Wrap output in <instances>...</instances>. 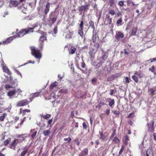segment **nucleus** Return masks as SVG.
I'll use <instances>...</instances> for the list:
<instances>
[{
    "label": "nucleus",
    "instance_id": "a18cd8bd",
    "mask_svg": "<svg viewBox=\"0 0 156 156\" xmlns=\"http://www.w3.org/2000/svg\"><path fill=\"white\" fill-rule=\"evenodd\" d=\"M124 1H119L118 3V5L120 6H122L124 5Z\"/></svg>",
    "mask_w": 156,
    "mask_h": 156
},
{
    "label": "nucleus",
    "instance_id": "b1692460",
    "mask_svg": "<svg viewBox=\"0 0 156 156\" xmlns=\"http://www.w3.org/2000/svg\"><path fill=\"white\" fill-rule=\"evenodd\" d=\"M115 78V76L114 75H112L108 78L107 81H111L114 80Z\"/></svg>",
    "mask_w": 156,
    "mask_h": 156
},
{
    "label": "nucleus",
    "instance_id": "603ef678",
    "mask_svg": "<svg viewBox=\"0 0 156 156\" xmlns=\"http://www.w3.org/2000/svg\"><path fill=\"white\" fill-rule=\"evenodd\" d=\"M154 66H152L151 68H150L149 69V70L152 72H153L154 70Z\"/></svg>",
    "mask_w": 156,
    "mask_h": 156
},
{
    "label": "nucleus",
    "instance_id": "ea45409f",
    "mask_svg": "<svg viewBox=\"0 0 156 156\" xmlns=\"http://www.w3.org/2000/svg\"><path fill=\"white\" fill-rule=\"evenodd\" d=\"M53 32L54 34H56L58 32V27L57 25L55 26L53 29Z\"/></svg>",
    "mask_w": 156,
    "mask_h": 156
},
{
    "label": "nucleus",
    "instance_id": "052dcab7",
    "mask_svg": "<svg viewBox=\"0 0 156 156\" xmlns=\"http://www.w3.org/2000/svg\"><path fill=\"white\" fill-rule=\"evenodd\" d=\"M35 98L33 96H32V97H30L29 98V99L30 100V101H29V102H32V101L33 100L34 98Z\"/></svg>",
    "mask_w": 156,
    "mask_h": 156
},
{
    "label": "nucleus",
    "instance_id": "39448f33",
    "mask_svg": "<svg viewBox=\"0 0 156 156\" xmlns=\"http://www.w3.org/2000/svg\"><path fill=\"white\" fill-rule=\"evenodd\" d=\"M102 56L100 58L99 62L98 63L99 66L101 65L106 59L108 57V54L107 52L105 53L103 52L102 53Z\"/></svg>",
    "mask_w": 156,
    "mask_h": 156
},
{
    "label": "nucleus",
    "instance_id": "f704fd0d",
    "mask_svg": "<svg viewBox=\"0 0 156 156\" xmlns=\"http://www.w3.org/2000/svg\"><path fill=\"white\" fill-rule=\"evenodd\" d=\"M83 21H81L80 22V27H79V30H83Z\"/></svg>",
    "mask_w": 156,
    "mask_h": 156
},
{
    "label": "nucleus",
    "instance_id": "c756f323",
    "mask_svg": "<svg viewBox=\"0 0 156 156\" xmlns=\"http://www.w3.org/2000/svg\"><path fill=\"white\" fill-rule=\"evenodd\" d=\"M41 92V91L39 92H36L35 93L32 94V96H33L34 98L35 97H39L40 95V94Z\"/></svg>",
    "mask_w": 156,
    "mask_h": 156
},
{
    "label": "nucleus",
    "instance_id": "f3484780",
    "mask_svg": "<svg viewBox=\"0 0 156 156\" xmlns=\"http://www.w3.org/2000/svg\"><path fill=\"white\" fill-rule=\"evenodd\" d=\"M50 5L49 3H48L46 5L45 8L44 9V12L45 14H47L49 10Z\"/></svg>",
    "mask_w": 156,
    "mask_h": 156
},
{
    "label": "nucleus",
    "instance_id": "ddd939ff",
    "mask_svg": "<svg viewBox=\"0 0 156 156\" xmlns=\"http://www.w3.org/2000/svg\"><path fill=\"white\" fill-rule=\"evenodd\" d=\"M10 3L14 7H16L20 4L19 2L16 0H10Z\"/></svg>",
    "mask_w": 156,
    "mask_h": 156
},
{
    "label": "nucleus",
    "instance_id": "473e14b6",
    "mask_svg": "<svg viewBox=\"0 0 156 156\" xmlns=\"http://www.w3.org/2000/svg\"><path fill=\"white\" fill-rule=\"evenodd\" d=\"M135 74L138 76L140 78L143 77L144 76V74L141 73L136 72L135 73Z\"/></svg>",
    "mask_w": 156,
    "mask_h": 156
},
{
    "label": "nucleus",
    "instance_id": "6e6552de",
    "mask_svg": "<svg viewBox=\"0 0 156 156\" xmlns=\"http://www.w3.org/2000/svg\"><path fill=\"white\" fill-rule=\"evenodd\" d=\"M97 51L93 48H90L89 54L90 55V57L92 58H94L95 54Z\"/></svg>",
    "mask_w": 156,
    "mask_h": 156
},
{
    "label": "nucleus",
    "instance_id": "79ce46f5",
    "mask_svg": "<svg viewBox=\"0 0 156 156\" xmlns=\"http://www.w3.org/2000/svg\"><path fill=\"white\" fill-rule=\"evenodd\" d=\"M124 149V147L123 146H122L121 147V148L120 150L119 153V156H120L122 154V152L123 151V150Z\"/></svg>",
    "mask_w": 156,
    "mask_h": 156
},
{
    "label": "nucleus",
    "instance_id": "6ab92c4d",
    "mask_svg": "<svg viewBox=\"0 0 156 156\" xmlns=\"http://www.w3.org/2000/svg\"><path fill=\"white\" fill-rule=\"evenodd\" d=\"M106 133V132H105L104 133V134H103L102 132H101L100 131H99V134L100 136V139L101 140H105L106 138V136H105V134Z\"/></svg>",
    "mask_w": 156,
    "mask_h": 156
},
{
    "label": "nucleus",
    "instance_id": "dca6fc26",
    "mask_svg": "<svg viewBox=\"0 0 156 156\" xmlns=\"http://www.w3.org/2000/svg\"><path fill=\"white\" fill-rule=\"evenodd\" d=\"M30 132L32 133L30 134V136L31 137L32 139H34L37 134V131H35L34 129H33L31 130Z\"/></svg>",
    "mask_w": 156,
    "mask_h": 156
},
{
    "label": "nucleus",
    "instance_id": "aec40b11",
    "mask_svg": "<svg viewBox=\"0 0 156 156\" xmlns=\"http://www.w3.org/2000/svg\"><path fill=\"white\" fill-rule=\"evenodd\" d=\"M76 48L74 46H71L69 51V53L71 54H73L75 53Z\"/></svg>",
    "mask_w": 156,
    "mask_h": 156
},
{
    "label": "nucleus",
    "instance_id": "774afa93",
    "mask_svg": "<svg viewBox=\"0 0 156 156\" xmlns=\"http://www.w3.org/2000/svg\"><path fill=\"white\" fill-rule=\"evenodd\" d=\"M114 92V90H113V89L111 90L110 91V95H113Z\"/></svg>",
    "mask_w": 156,
    "mask_h": 156
},
{
    "label": "nucleus",
    "instance_id": "338daca9",
    "mask_svg": "<svg viewBox=\"0 0 156 156\" xmlns=\"http://www.w3.org/2000/svg\"><path fill=\"white\" fill-rule=\"evenodd\" d=\"M3 71L5 72H6L7 71V70L9 69L7 67H5L3 68Z\"/></svg>",
    "mask_w": 156,
    "mask_h": 156
},
{
    "label": "nucleus",
    "instance_id": "8fccbe9b",
    "mask_svg": "<svg viewBox=\"0 0 156 156\" xmlns=\"http://www.w3.org/2000/svg\"><path fill=\"white\" fill-rule=\"evenodd\" d=\"M26 119V117H24L21 120V121L20 122V125H22L24 122L25 121V119Z\"/></svg>",
    "mask_w": 156,
    "mask_h": 156
},
{
    "label": "nucleus",
    "instance_id": "5701e85b",
    "mask_svg": "<svg viewBox=\"0 0 156 156\" xmlns=\"http://www.w3.org/2000/svg\"><path fill=\"white\" fill-rule=\"evenodd\" d=\"M137 30V28L134 27L132 30L131 35L134 36L136 35V34Z\"/></svg>",
    "mask_w": 156,
    "mask_h": 156
},
{
    "label": "nucleus",
    "instance_id": "c85d7f7f",
    "mask_svg": "<svg viewBox=\"0 0 156 156\" xmlns=\"http://www.w3.org/2000/svg\"><path fill=\"white\" fill-rule=\"evenodd\" d=\"M51 115L50 114H47L46 115H42L41 117L44 119H49L51 117Z\"/></svg>",
    "mask_w": 156,
    "mask_h": 156
},
{
    "label": "nucleus",
    "instance_id": "72a5a7b5",
    "mask_svg": "<svg viewBox=\"0 0 156 156\" xmlns=\"http://www.w3.org/2000/svg\"><path fill=\"white\" fill-rule=\"evenodd\" d=\"M11 141V139L9 138V139H7L4 141V146H6L9 143V142Z\"/></svg>",
    "mask_w": 156,
    "mask_h": 156
},
{
    "label": "nucleus",
    "instance_id": "7ed1b4c3",
    "mask_svg": "<svg viewBox=\"0 0 156 156\" xmlns=\"http://www.w3.org/2000/svg\"><path fill=\"white\" fill-rule=\"evenodd\" d=\"M89 7L90 4L87 2H85L84 5H82L78 7V10L81 13H82L83 12L84 13L87 12V10L89 9Z\"/></svg>",
    "mask_w": 156,
    "mask_h": 156
},
{
    "label": "nucleus",
    "instance_id": "de8ad7c7",
    "mask_svg": "<svg viewBox=\"0 0 156 156\" xmlns=\"http://www.w3.org/2000/svg\"><path fill=\"white\" fill-rule=\"evenodd\" d=\"M113 141L117 144L119 142V140L118 138L117 137H114V139L113 140Z\"/></svg>",
    "mask_w": 156,
    "mask_h": 156
},
{
    "label": "nucleus",
    "instance_id": "3c124183",
    "mask_svg": "<svg viewBox=\"0 0 156 156\" xmlns=\"http://www.w3.org/2000/svg\"><path fill=\"white\" fill-rule=\"evenodd\" d=\"M112 20H105L104 22V23L106 25H107L108 24H110L111 23Z\"/></svg>",
    "mask_w": 156,
    "mask_h": 156
},
{
    "label": "nucleus",
    "instance_id": "cd10ccee",
    "mask_svg": "<svg viewBox=\"0 0 156 156\" xmlns=\"http://www.w3.org/2000/svg\"><path fill=\"white\" fill-rule=\"evenodd\" d=\"M6 115L7 114L5 113H3L2 115L0 116V121H3Z\"/></svg>",
    "mask_w": 156,
    "mask_h": 156
},
{
    "label": "nucleus",
    "instance_id": "f8f14e48",
    "mask_svg": "<svg viewBox=\"0 0 156 156\" xmlns=\"http://www.w3.org/2000/svg\"><path fill=\"white\" fill-rule=\"evenodd\" d=\"M13 39L12 37H10L8 38L6 41H2V43L3 45L7 44L10 43Z\"/></svg>",
    "mask_w": 156,
    "mask_h": 156
},
{
    "label": "nucleus",
    "instance_id": "69168bd1",
    "mask_svg": "<svg viewBox=\"0 0 156 156\" xmlns=\"http://www.w3.org/2000/svg\"><path fill=\"white\" fill-rule=\"evenodd\" d=\"M149 60L151 61V62H152L154 61H156V58L150 59Z\"/></svg>",
    "mask_w": 156,
    "mask_h": 156
},
{
    "label": "nucleus",
    "instance_id": "4be33fe9",
    "mask_svg": "<svg viewBox=\"0 0 156 156\" xmlns=\"http://www.w3.org/2000/svg\"><path fill=\"white\" fill-rule=\"evenodd\" d=\"M24 150L21 152L20 154V156H25L27 152L28 151V148H25L23 149Z\"/></svg>",
    "mask_w": 156,
    "mask_h": 156
},
{
    "label": "nucleus",
    "instance_id": "e433bc0d",
    "mask_svg": "<svg viewBox=\"0 0 156 156\" xmlns=\"http://www.w3.org/2000/svg\"><path fill=\"white\" fill-rule=\"evenodd\" d=\"M83 30H78V34L82 38L83 36Z\"/></svg>",
    "mask_w": 156,
    "mask_h": 156
},
{
    "label": "nucleus",
    "instance_id": "f257e3e1",
    "mask_svg": "<svg viewBox=\"0 0 156 156\" xmlns=\"http://www.w3.org/2000/svg\"><path fill=\"white\" fill-rule=\"evenodd\" d=\"M34 27L33 28L28 27L27 28L23 29L20 30V32L17 34L16 37H20L27 34L33 32L34 31Z\"/></svg>",
    "mask_w": 156,
    "mask_h": 156
},
{
    "label": "nucleus",
    "instance_id": "7c9ffc66",
    "mask_svg": "<svg viewBox=\"0 0 156 156\" xmlns=\"http://www.w3.org/2000/svg\"><path fill=\"white\" fill-rule=\"evenodd\" d=\"M14 140L16 141L17 144L22 143L24 140L20 139H15Z\"/></svg>",
    "mask_w": 156,
    "mask_h": 156
},
{
    "label": "nucleus",
    "instance_id": "5fc2aeb1",
    "mask_svg": "<svg viewBox=\"0 0 156 156\" xmlns=\"http://www.w3.org/2000/svg\"><path fill=\"white\" fill-rule=\"evenodd\" d=\"M97 79L94 78L92 79L91 80V82L93 84L94 83H96Z\"/></svg>",
    "mask_w": 156,
    "mask_h": 156
},
{
    "label": "nucleus",
    "instance_id": "9d476101",
    "mask_svg": "<svg viewBox=\"0 0 156 156\" xmlns=\"http://www.w3.org/2000/svg\"><path fill=\"white\" fill-rule=\"evenodd\" d=\"M17 144L16 142V141L14 140L12 141L11 144H9V147L12 149L14 150H16V146Z\"/></svg>",
    "mask_w": 156,
    "mask_h": 156
},
{
    "label": "nucleus",
    "instance_id": "a211bd4d",
    "mask_svg": "<svg viewBox=\"0 0 156 156\" xmlns=\"http://www.w3.org/2000/svg\"><path fill=\"white\" fill-rule=\"evenodd\" d=\"M58 83L56 81L52 83L50 86V89H53L54 87H56L58 86Z\"/></svg>",
    "mask_w": 156,
    "mask_h": 156
},
{
    "label": "nucleus",
    "instance_id": "a878e982",
    "mask_svg": "<svg viewBox=\"0 0 156 156\" xmlns=\"http://www.w3.org/2000/svg\"><path fill=\"white\" fill-rule=\"evenodd\" d=\"M129 137L128 136H126L123 139V142L126 145L128 144V141L129 140Z\"/></svg>",
    "mask_w": 156,
    "mask_h": 156
},
{
    "label": "nucleus",
    "instance_id": "20e7f679",
    "mask_svg": "<svg viewBox=\"0 0 156 156\" xmlns=\"http://www.w3.org/2000/svg\"><path fill=\"white\" fill-rule=\"evenodd\" d=\"M154 119H152L150 122H147L146 124V126L148 129V131L153 132L154 131Z\"/></svg>",
    "mask_w": 156,
    "mask_h": 156
},
{
    "label": "nucleus",
    "instance_id": "58836bf2",
    "mask_svg": "<svg viewBox=\"0 0 156 156\" xmlns=\"http://www.w3.org/2000/svg\"><path fill=\"white\" fill-rule=\"evenodd\" d=\"M148 91L150 92V94L151 95H154L155 94V93H154L155 92V90L152 88L149 89L148 90Z\"/></svg>",
    "mask_w": 156,
    "mask_h": 156
},
{
    "label": "nucleus",
    "instance_id": "393cba45",
    "mask_svg": "<svg viewBox=\"0 0 156 156\" xmlns=\"http://www.w3.org/2000/svg\"><path fill=\"white\" fill-rule=\"evenodd\" d=\"M109 106L111 108H112L113 107V105L115 104V100L114 99H112L111 101L109 102Z\"/></svg>",
    "mask_w": 156,
    "mask_h": 156
},
{
    "label": "nucleus",
    "instance_id": "09e8293b",
    "mask_svg": "<svg viewBox=\"0 0 156 156\" xmlns=\"http://www.w3.org/2000/svg\"><path fill=\"white\" fill-rule=\"evenodd\" d=\"M122 20H117V26L121 25L122 24Z\"/></svg>",
    "mask_w": 156,
    "mask_h": 156
},
{
    "label": "nucleus",
    "instance_id": "412c9836",
    "mask_svg": "<svg viewBox=\"0 0 156 156\" xmlns=\"http://www.w3.org/2000/svg\"><path fill=\"white\" fill-rule=\"evenodd\" d=\"M147 156H154L153 151L151 149L148 150L146 152Z\"/></svg>",
    "mask_w": 156,
    "mask_h": 156
},
{
    "label": "nucleus",
    "instance_id": "37998d69",
    "mask_svg": "<svg viewBox=\"0 0 156 156\" xmlns=\"http://www.w3.org/2000/svg\"><path fill=\"white\" fill-rule=\"evenodd\" d=\"M134 113L132 112L130 113L128 116V118H133L134 116Z\"/></svg>",
    "mask_w": 156,
    "mask_h": 156
},
{
    "label": "nucleus",
    "instance_id": "4c0bfd02",
    "mask_svg": "<svg viewBox=\"0 0 156 156\" xmlns=\"http://www.w3.org/2000/svg\"><path fill=\"white\" fill-rule=\"evenodd\" d=\"M89 23L91 28L93 29V30H95L94 23L92 21L90 20L89 22Z\"/></svg>",
    "mask_w": 156,
    "mask_h": 156
},
{
    "label": "nucleus",
    "instance_id": "a19ab883",
    "mask_svg": "<svg viewBox=\"0 0 156 156\" xmlns=\"http://www.w3.org/2000/svg\"><path fill=\"white\" fill-rule=\"evenodd\" d=\"M94 46L96 48L95 50L97 51L100 47V45L98 43H96L94 44Z\"/></svg>",
    "mask_w": 156,
    "mask_h": 156
},
{
    "label": "nucleus",
    "instance_id": "4d7b16f0",
    "mask_svg": "<svg viewBox=\"0 0 156 156\" xmlns=\"http://www.w3.org/2000/svg\"><path fill=\"white\" fill-rule=\"evenodd\" d=\"M83 126L84 129H86L87 128V125L85 122H83Z\"/></svg>",
    "mask_w": 156,
    "mask_h": 156
},
{
    "label": "nucleus",
    "instance_id": "bf43d9fd",
    "mask_svg": "<svg viewBox=\"0 0 156 156\" xmlns=\"http://www.w3.org/2000/svg\"><path fill=\"white\" fill-rule=\"evenodd\" d=\"M113 113L116 115H118L119 114V111H112V112Z\"/></svg>",
    "mask_w": 156,
    "mask_h": 156
},
{
    "label": "nucleus",
    "instance_id": "f03ea898",
    "mask_svg": "<svg viewBox=\"0 0 156 156\" xmlns=\"http://www.w3.org/2000/svg\"><path fill=\"white\" fill-rule=\"evenodd\" d=\"M31 53L32 55L34 56L36 58L40 59L42 57V54L40 51L37 48L34 47H30Z\"/></svg>",
    "mask_w": 156,
    "mask_h": 156
},
{
    "label": "nucleus",
    "instance_id": "2f4dec72",
    "mask_svg": "<svg viewBox=\"0 0 156 156\" xmlns=\"http://www.w3.org/2000/svg\"><path fill=\"white\" fill-rule=\"evenodd\" d=\"M50 132L49 130H46L43 132V134L45 136H47L50 133Z\"/></svg>",
    "mask_w": 156,
    "mask_h": 156
},
{
    "label": "nucleus",
    "instance_id": "1a4fd4ad",
    "mask_svg": "<svg viewBox=\"0 0 156 156\" xmlns=\"http://www.w3.org/2000/svg\"><path fill=\"white\" fill-rule=\"evenodd\" d=\"M30 110L29 109H23L21 108L20 109L19 113L20 114H22V116H24L27 113H30Z\"/></svg>",
    "mask_w": 156,
    "mask_h": 156
},
{
    "label": "nucleus",
    "instance_id": "0e129e2a",
    "mask_svg": "<svg viewBox=\"0 0 156 156\" xmlns=\"http://www.w3.org/2000/svg\"><path fill=\"white\" fill-rule=\"evenodd\" d=\"M5 73H7L8 75H10L11 74V73L10 71V70L9 69L8 70H7V71Z\"/></svg>",
    "mask_w": 156,
    "mask_h": 156
},
{
    "label": "nucleus",
    "instance_id": "423d86ee",
    "mask_svg": "<svg viewBox=\"0 0 156 156\" xmlns=\"http://www.w3.org/2000/svg\"><path fill=\"white\" fill-rule=\"evenodd\" d=\"M29 101L27 99H24L18 102L16 104L17 106L22 107L28 105Z\"/></svg>",
    "mask_w": 156,
    "mask_h": 156
},
{
    "label": "nucleus",
    "instance_id": "c03bdc74",
    "mask_svg": "<svg viewBox=\"0 0 156 156\" xmlns=\"http://www.w3.org/2000/svg\"><path fill=\"white\" fill-rule=\"evenodd\" d=\"M46 39V37H45L43 36H41V37L39 40L41 41L42 42H43Z\"/></svg>",
    "mask_w": 156,
    "mask_h": 156
},
{
    "label": "nucleus",
    "instance_id": "c9c22d12",
    "mask_svg": "<svg viewBox=\"0 0 156 156\" xmlns=\"http://www.w3.org/2000/svg\"><path fill=\"white\" fill-rule=\"evenodd\" d=\"M132 78L136 83H137L138 82V79L136 76L133 75L132 76Z\"/></svg>",
    "mask_w": 156,
    "mask_h": 156
},
{
    "label": "nucleus",
    "instance_id": "bb28decb",
    "mask_svg": "<svg viewBox=\"0 0 156 156\" xmlns=\"http://www.w3.org/2000/svg\"><path fill=\"white\" fill-rule=\"evenodd\" d=\"M25 134H17L16 135L17 137L19 139H23L25 140V137L24 136Z\"/></svg>",
    "mask_w": 156,
    "mask_h": 156
},
{
    "label": "nucleus",
    "instance_id": "13d9d810",
    "mask_svg": "<svg viewBox=\"0 0 156 156\" xmlns=\"http://www.w3.org/2000/svg\"><path fill=\"white\" fill-rule=\"evenodd\" d=\"M52 119H51L49 120L48 122V125H49L51 124L52 122Z\"/></svg>",
    "mask_w": 156,
    "mask_h": 156
},
{
    "label": "nucleus",
    "instance_id": "680f3d73",
    "mask_svg": "<svg viewBox=\"0 0 156 156\" xmlns=\"http://www.w3.org/2000/svg\"><path fill=\"white\" fill-rule=\"evenodd\" d=\"M132 1L130 0H127L126 1V2L127 4V5H129L132 3Z\"/></svg>",
    "mask_w": 156,
    "mask_h": 156
},
{
    "label": "nucleus",
    "instance_id": "e2e57ef3",
    "mask_svg": "<svg viewBox=\"0 0 156 156\" xmlns=\"http://www.w3.org/2000/svg\"><path fill=\"white\" fill-rule=\"evenodd\" d=\"M125 82L126 83H129V79L128 77H127L125 78Z\"/></svg>",
    "mask_w": 156,
    "mask_h": 156
},
{
    "label": "nucleus",
    "instance_id": "2eb2a0df",
    "mask_svg": "<svg viewBox=\"0 0 156 156\" xmlns=\"http://www.w3.org/2000/svg\"><path fill=\"white\" fill-rule=\"evenodd\" d=\"M88 150L87 148H85L81 152L79 156H87L88 154Z\"/></svg>",
    "mask_w": 156,
    "mask_h": 156
},
{
    "label": "nucleus",
    "instance_id": "4468645a",
    "mask_svg": "<svg viewBox=\"0 0 156 156\" xmlns=\"http://www.w3.org/2000/svg\"><path fill=\"white\" fill-rule=\"evenodd\" d=\"M17 91L16 89H13L12 90H10L7 93V95L9 96H12L15 95Z\"/></svg>",
    "mask_w": 156,
    "mask_h": 156
},
{
    "label": "nucleus",
    "instance_id": "864d4df0",
    "mask_svg": "<svg viewBox=\"0 0 156 156\" xmlns=\"http://www.w3.org/2000/svg\"><path fill=\"white\" fill-rule=\"evenodd\" d=\"M96 35H94L92 36V40L93 42H94L96 41Z\"/></svg>",
    "mask_w": 156,
    "mask_h": 156
},
{
    "label": "nucleus",
    "instance_id": "6e6d98bb",
    "mask_svg": "<svg viewBox=\"0 0 156 156\" xmlns=\"http://www.w3.org/2000/svg\"><path fill=\"white\" fill-rule=\"evenodd\" d=\"M110 112V109L109 108H107L106 109V111L105 112V114L107 115H109Z\"/></svg>",
    "mask_w": 156,
    "mask_h": 156
},
{
    "label": "nucleus",
    "instance_id": "49530a36",
    "mask_svg": "<svg viewBox=\"0 0 156 156\" xmlns=\"http://www.w3.org/2000/svg\"><path fill=\"white\" fill-rule=\"evenodd\" d=\"M109 3L110 6H113L115 4V0H109Z\"/></svg>",
    "mask_w": 156,
    "mask_h": 156
},
{
    "label": "nucleus",
    "instance_id": "0eeeda50",
    "mask_svg": "<svg viewBox=\"0 0 156 156\" xmlns=\"http://www.w3.org/2000/svg\"><path fill=\"white\" fill-rule=\"evenodd\" d=\"M124 34L120 31L116 32L115 38L117 41H119L120 38L124 37Z\"/></svg>",
    "mask_w": 156,
    "mask_h": 156
},
{
    "label": "nucleus",
    "instance_id": "9b49d317",
    "mask_svg": "<svg viewBox=\"0 0 156 156\" xmlns=\"http://www.w3.org/2000/svg\"><path fill=\"white\" fill-rule=\"evenodd\" d=\"M109 14L111 15L112 16H114L116 14L115 11L113 9H110L108 14L106 16V17L108 18V20H112L111 18H109Z\"/></svg>",
    "mask_w": 156,
    "mask_h": 156
}]
</instances>
